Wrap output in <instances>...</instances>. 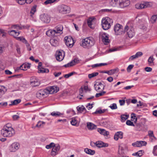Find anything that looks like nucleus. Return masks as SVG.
I'll return each instance as SVG.
<instances>
[{"label": "nucleus", "mask_w": 157, "mask_h": 157, "mask_svg": "<svg viewBox=\"0 0 157 157\" xmlns=\"http://www.w3.org/2000/svg\"><path fill=\"white\" fill-rule=\"evenodd\" d=\"M1 133L4 137H11L15 134V131L9 124H7L1 130Z\"/></svg>", "instance_id": "f257e3e1"}, {"label": "nucleus", "mask_w": 157, "mask_h": 157, "mask_svg": "<svg viewBox=\"0 0 157 157\" xmlns=\"http://www.w3.org/2000/svg\"><path fill=\"white\" fill-rule=\"evenodd\" d=\"M95 43V40L93 38L90 37L82 40L81 45L84 48H89L93 46Z\"/></svg>", "instance_id": "f03ea898"}, {"label": "nucleus", "mask_w": 157, "mask_h": 157, "mask_svg": "<svg viewBox=\"0 0 157 157\" xmlns=\"http://www.w3.org/2000/svg\"><path fill=\"white\" fill-rule=\"evenodd\" d=\"M113 22V20L108 17L103 18L101 21L102 28L105 30L109 29L110 28Z\"/></svg>", "instance_id": "7ed1b4c3"}, {"label": "nucleus", "mask_w": 157, "mask_h": 157, "mask_svg": "<svg viewBox=\"0 0 157 157\" xmlns=\"http://www.w3.org/2000/svg\"><path fill=\"white\" fill-rule=\"evenodd\" d=\"M114 30L116 35H120L124 33V30L123 31V26L119 24H117L114 25Z\"/></svg>", "instance_id": "20e7f679"}, {"label": "nucleus", "mask_w": 157, "mask_h": 157, "mask_svg": "<svg viewBox=\"0 0 157 157\" xmlns=\"http://www.w3.org/2000/svg\"><path fill=\"white\" fill-rule=\"evenodd\" d=\"M58 10L59 13L63 14H66L69 13L70 11L69 7L65 5H62L59 6Z\"/></svg>", "instance_id": "39448f33"}, {"label": "nucleus", "mask_w": 157, "mask_h": 157, "mask_svg": "<svg viewBox=\"0 0 157 157\" xmlns=\"http://www.w3.org/2000/svg\"><path fill=\"white\" fill-rule=\"evenodd\" d=\"M127 32V34L130 38H132L135 35L134 28L131 26L129 27L126 25L124 27V33Z\"/></svg>", "instance_id": "423d86ee"}, {"label": "nucleus", "mask_w": 157, "mask_h": 157, "mask_svg": "<svg viewBox=\"0 0 157 157\" xmlns=\"http://www.w3.org/2000/svg\"><path fill=\"white\" fill-rule=\"evenodd\" d=\"M64 40L67 46L70 48L72 47L75 42L71 36H66Z\"/></svg>", "instance_id": "0eeeda50"}, {"label": "nucleus", "mask_w": 157, "mask_h": 157, "mask_svg": "<svg viewBox=\"0 0 157 157\" xmlns=\"http://www.w3.org/2000/svg\"><path fill=\"white\" fill-rule=\"evenodd\" d=\"M100 37L102 40V41L106 44L109 42L108 35L106 33L101 32L99 34Z\"/></svg>", "instance_id": "6e6552de"}, {"label": "nucleus", "mask_w": 157, "mask_h": 157, "mask_svg": "<svg viewBox=\"0 0 157 157\" xmlns=\"http://www.w3.org/2000/svg\"><path fill=\"white\" fill-rule=\"evenodd\" d=\"M20 145L17 142H14L12 143L10 146L9 150L11 152H15L20 148Z\"/></svg>", "instance_id": "1a4fd4ad"}, {"label": "nucleus", "mask_w": 157, "mask_h": 157, "mask_svg": "<svg viewBox=\"0 0 157 157\" xmlns=\"http://www.w3.org/2000/svg\"><path fill=\"white\" fill-rule=\"evenodd\" d=\"M40 19L43 22L45 23H48L50 21V17L47 13H44L40 15Z\"/></svg>", "instance_id": "9d476101"}, {"label": "nucleus", "mask_w": 157, "mask_h": 157, "mask_svg": "<svg viewBox=\"0 0 157 157\" xmlns=\"http://www.w3.org/2000/svg\"><path fill=\"white\" fill-rule=\"evenodd\" d=\"M95 90L97 91H101L104 89L105 86L101 82H96L94 85Z\"/></svg>", "instance_id": "9b49d317"}, {"label": "nucleus", "mask_w": 157, "mask_h": 157, "mask_svg": "<svg viewBox=\"0 0 157 157\" xmlns=\"http://www.w3.org/2000/svg\"><path fill=\"white\" fill-rule=\"evenodd\" d=\"M30 83L31 86L35 87L38 86L40 84V82L36 78L33 77L31 78Z\"/></svg>", "instance_id": "f8f14e48"}, {"label": "nucleus", "mask_w": 157, "mask_h": 157, "mask_svg": "<svg viewBox=\"0 0 157 157\" xmlns=\"http://www.w3.org/2000/svg\"><path fill=\"white\" fill-rule=\"evenodd\" d=\"M60 148V147L59 144H56L53 147L52 149L51 154V155L54 156L58 154V152L59 151Z\"/></svg>", "instance_id": "ddd939ff"}, {"label": "nucleus", "mask_w": 157, "mask_h": 157, "mask_svg": "<svg viewBox=\"0 0 157 157\" xmlns=\"http://www.w3.org/2000/svg\"><path fill=\"white\" fill-rule=\"evenodd\" d=\"M129 4L128 0H120L119 7L123 8L128 6Z\"/></svg>", "instance_id": "4468645a"}, {"label": "nucleus", "mask_w": 157, "mask_h": 157, "mask_svg": "<svg viewBox=\"0 0 157 157\" xmlns=\"http://www.w3.org/2000/svg\"><path fill=\"white\" fill-rule=\"evenodd\" d=\"M63 29V26L61 25H57L54 29V30L55 33H56V35L57 36L63 33L62 31Z\"/></svg>", "instance_id": "2eb2a0df"}, {"label": "nucleus", "mask_w": 157, "mask_h": 157, "mask_svg": "<svg viewBox=\"0 0 157 157\" xmlns=\"http://www.w3.org/2000/svg\"><path fill=\"white\" fill-rule=\"evenodd\" d=\"M64 52L63 51L61 52L60 51L57 52L56 53V59L59 61H62L64 57Z\"/></svg>", "instance_id": "dca6fc26"}, {"label": "nucleus", "mask_w": 157, "mask_h": 157, "mask_svg": "<svg viewBox=\"0 0 157 157\" xmlns=\"http://www.w3.org/2000/svg\"><path fill=\"white\" fill-rule=\"evenodd\" d=\"M95 20L93 17L89 18L87 20V24L89 27L93 29L95 23Z\"/></svg>", "instance_id": "f3484780"}, {"label": "nucleus", "mask_w": 157, "mask_h": 157, "mask_svg": "<svg viewBox=\"0 0 157 157\" xmlns=\"http://www.w3.org/2000/svg\"><path fill=\"white\" fill-rule=\"evenodd\" d=\"M47 90L48 94H53L54 93H56L58 90L57 89V88L54 86L49 87L46 89Z\"/></svg>", "instance_id": "a211bd4d"}, {"label": "nucleus", "mask_w": 157, "mask_h": 157, "mask_svg": "<svg viewBox=\"0 0 157 157\" xmlns=\"http://www.w3.org/2000/svg\"><path fill=\"white\" fill-rule=\"evenodd\" d=\"M94 144L97 147H107L108 146L107 144H105L101 141H98L96 143H91V144Z\"/></svg>", "instance_id": "6ab92c4d"}, {"label": "nucleus", "mask_w": 157, "mask_h": 157, "mask_svg": "<svg viewBox=\"0 0 157 157\" xmlns=\"http://www.w3.org/2000/svg\"><path fill=\"white\" fill-rule=\"evenodd\" d=\"M47 91L45 89L41 90L39 91L37 93V95L40 97H46L48 96Z\"/></svg>", "instance_id": "aec40b11"}, {"label": "nucleus", "mask_w": 157, "mask_h": 157, "mask_svg": "<svg viewBox=\"0 0 157 157\" xmlns=\"http://www.w3.org/2000/svg\"><path fill=\"white\" fill-rule=\"evenodd\" d=\"M128 150V147L124 144H121L119 146L118 152L119 154L124 153L125 150Z\"/></svg>", "instance_id": "412c9836"}, {"label": "nucleus", "mask_w": 157, "mask_h": 157, "mask_svg": "<svg viewBox=\"0 0 157 157\" xmlns=\"http://www.w3.org/2000/svg\"><path fill=\"white\" fill-rule=\"evenodd\" d=\"M59 39L57 38H52L50 40L51 45L54 46H58L59 45Z\"/></svg>", "instance_id": "4be33fe9"}, {"label": "nucleus", "mask_w": 157, "mask_h": 157, "mask_svg": "<svg viewBox=\"0 0 157 157\" xmlns=\"http://www.w3.org/2000/svg\"><path fill=\"white\" fill-rule=\"evenodd\" d=\"M46 34L48 36L52 37L57 36L56 35V33H55L54 29L53 30L49 29L46 32Z\"/></svg>", "instance_id": "5701e85b"}, {"label": "nucleus", "mask_w": 157, "mask_h": 157, "mask_svg": "<svg viewBox=\"0 0 157 157\" xmlns=\"http://www.w3.org/2000/svg\"><path fill=\"white\" fill-rule=\"evenodd\" d=\"M123 137V133L121 132H118L115 133L114 139L116 140H117L119 138L122 139Z\"/></svg>", "instance_id": "b1692460"}, {"label": "nucleus", "mask_w": 157, "mask_h": 157, "mask_svg": "<svg viewBox=\"0 0 157 157\" xmlns=\"http://www.w3.org/2000/svg\"><path fill=\"white\" fill-rule=\"evenodd\" d=\"M10 35L13 36L14 37L16 38L20 34V32L19 31H16V30H12L9 31L8 32Z\"/></svg>", "instance_id": "393cba45"}, {"label": "nucleus", "mask_w": 157, "mask_h": 157, "mask_svg": "<svg viewBox=\"0 0 157 157\" xmlns=\"http://www.w3.org/2000/svg\"><path fill=\"white\" fill-rule=\"evenodd\" d=\"M119 2L120 0H111L109 4L113 7H119Z\"/></svg>", "instance_id": "a878e982"}, {"label": "nucleus", "mask_w": 157, "mask_h": 157, "mask_svg": "<svg viewBox=\"0 0 157 157\" xmlns=\"http://www.w3.org/2000/svg\"><path fill=\"white\" fill-rule=\"evenodd\" d=\"M33 0H16V2L19 4L22 5L26 3L28 4L31 3Z\"/></svg>", "instance_id": "bb28decb"}, {"label": "nucleus", "mask_w": 157, "mask_h": 157, "mask_svg": "<svg viewBox=\"0 0 157 157\" xmlns=\"http://www.w3.org/2000/svg\"><path fill=\"white\" fill-rule=\"evenodd\" d=\"M87 126L88 129L90 130L94 129L97 128L96 125L91 122H87Z\"/></svg>", "instance_id": "cd10ccee"}, {"label": "nucleus", "mask_w": 157, "mask_h": 157, "mask_svg": "<svg viewBox=\"0 0 157 157\" xmlns=\"http://www.w3.org/2000/svg\"><path fill=\"white\" fill-rule=\"evenodd\" d=\"M25 28L24 26L18 24L12 25L11 26V29H15L17 30H21Z\"/></svg>", "instance_id": "c85d7f7f"}, {"label": "nucleus", "mask_w": 157, "mask_h": 157, "mask_svg": "<svg viewBox=\"0 0 157 157\" xmlns=\"http://www.w3.org/2000/svg\"><path fill=\"white\" fill-rule=\"evenodd\" d=\"M117 70V69H111L109 71H102V73H106L108 74L109 75H112L113 74H115L116 72V71Z\"/></svg>", "instance_id": "c756f323"}, {"label": "nucleus", "mask_w": 157, "mask_h": 157, "mask_svg": "<svg viewBox=\"0 0 157 157\" xmlns=\"http://www.w3.org/2000/svg\"><path fill=\"white\" fill-rule=\"evenodd\" d=\"M30 64L29 63H24L22 65L19 67L21 70L25 71L29 69L30 67Z\"/></svg>", "instance_id": "7c9ffc66"}, {"label": "nucleus", "mask_w": 157, "mask_h": 157, "mask_svg": "<svg viewBox=\"0 0 157 157\" xmlns=\"http://www.w3.org/2000/svg\"><path fill=\"white\" fill-rule=\"evenodd\" d=\"M98 131L101 134L104 136H107L109 134V132L103 129L98 128Z\"/></svg>", "instance_id": "2f4dec72"}, {"label": "nucleus", "mask_w": 157, "mask_h": 157, "mask_svg": "<svg viewBox=\"0 0 157 157\" xmlns=\"http://www.w3.org/2000/svg\"><path fill=\"white\" fill-rule=\"evenodd\" d=\"M84 151L86 154L90 155H93L95 153V151L94 150H92L87 148H86L84 149Z\"/></svg>", "instance_id": "473e14b6"}, {"label": "nucleus", "mask_w": 157, "mask_h": 157, "mask_svg": "<svg viewBox=\"0 0 157 157\" xmlns=\"http://www.w3.org/2000/svg\"><path fill=\"white\" fill-rule=\"evenodd\" d=\"M135 7L138 9H144V3H138L136 4Z\"/></svg>", "instance_id": "72a5a7b5"}, {"label": "nucleus", "mask_w": 157, "mask_h": 157, "mask_svg": "<svg viewBox=\"0 0 157 157\" xmlns=\"http://www.w3.org/2000/svg\"><path fill=\"white\" fill-rule=\"evenodd\" d=\"M49 71L48 69H45L43 68H39L38 69V73H48Z\"/></svg>", "instance_id": "f704fd0d"}, {"label": "nucleus", "mask_w": 157, "mask_h": 157, "mask_svg": "<svg viewBox=\"0 0 157 157\" xmlns=\"http://www.w3.org/2000/svg\"><path fill=\"white\" fill-rule=\"evenodd\" d=\"M143 3L144 8L150 7L152 6V3L151 2H144Z\"/></svg>", "instance_id": "c9c22d12"}, {"label": "nucleus", "mask_w": 157, "mask_h": 157, "mask_svg": "<svg viewBox=\"0 0 157 157\" xmlns=\"http://www.w3.org/2000/svg\"><path fill=\"white\" fill-rule=\"evenodd\" d=\"M62 114L59 112H53L51 113V115L53 116L58 117L62 115Z\"/></svg>", "instance_id": "e433bc0d"}, {"label": "nucleus", "mask_w": 157, "mask_h": 157, "mask_svg": "<svg viewBox=\"0 0 157 157\" xmlns=\"http://www.w3.org/2000/svg\"><path fill=\"white\" fill-rule=\"evenodd\" d=\"M21 100L20 99H16L13 101H11V104H10V105H15L20 102Z\"/></svg>", "instance_id": "4c0bfd02"}, {"label": "nucleus", "mask_w": 157, "mask_h": 157, "mask_svg": "<svg viewBox=\"0 0 157 157\" xmlns=\"http://www.w3.org/2000/svg\"><path fill=\"white\" fill-rule=\"evenodd\" d=\"M45 124V122L44 121H39L38 122L37 124L36 125V127L38 128L43 127Z\"/></svg>", "instance_id": "58836bf2"}, {"label": "nucleus", "mask_w": 157, "mask_h": 157, "mask_svg": "<svg viewBox=\"0 0 157 157\" xmlns=\"http://www.w3.org/2000/svg\"><path fill=\"white\" fill-rule=\"evenodd\" d=\"M157 18V15H153L150 19V21L152 23H154L156 21Z\"/></svg>", "instance_id": "ea45409f"}, {"label": "nucleus", "mask_w": 157, "mask_h": 157, "mask_svg": "<svg viewBox=\"0 0 157 157\" xmlns=\"http://www.w3.org/2000/svg\"><path fill=\"white\" fill-rule=\"evenodd\" d=\"M129 117L128 115H122L121 116V121L122 122H124L126 120H127Z\"/></svg>", "instance_id": "a19ab883"}, {"label": "nucleus", "mask_w": 157, "mask_h": 157, "mask_svg": "<svg viewBox=\"0 0 157 157\" xmlns=\"http://www.w3.org/2000/svg\"><path fill=\"white\" fill-rule=\"evenodd\" d=\"M154 59L153 58V56H151L148 59V62L149 63V64L150 65H151L153 64V61L154 60Z\"/></svg>", "instance_id": "79ce46f5"}, {"label": "nucleus", "mask_w": 157, "mask_h": 157, "mask_svg": "<svg viewBox=\"0 0 157 157\" xmlns=\"http://www.w3.org/2000/svg\"><path fill=\"white\" fill-rule=\"evenodd\" d=\"M77 109L78 112H82L84 110H86L85 107L83 105L77 106Z\"/></svg>", "instance_id": "37998d69"}, {"label": "nucleus", "mask_w": 157, "mask_h": 157, "mask_svg": "<svg viewBox=\"0 0 157 157\" xmlns=\"http://www.w3.org/2000/svg\"><path fill=\"white\" fill-rule=\"evenodd\" d=\"M98 75V72H93L91 74H89L88 77L89 78H91Z\"/></svg>", "instance_id": "c03bdc74"}, {"label": "nucleus", "mask_w": 157, "mask_h": 157, "mask_svg": "<svg viewBox=\"0 0 157 157\" xmlns=\"http://www.w3.org/2000/svg\"><path fill=\"white\" fill-rule=\"evenodd\" d=\"M56 0H47L45 1L44 3V5H47L49 4H51L54 2Z\"/></svg>", "instance_id": "a18cd8bd"}, {"label": "nucleus", "mask_w": 157, "mask_h": 157, "mask_svg": "<svg viewBox=\"0 0 157 157\" xmlns=\"http://www.w3.org/2000/svg\"><path fill=\"white\" fill-rule=\"evenodd\" d=\"M75 64L74 62L73 61V60H72L70 62L68 63L67 64H66L65 65H64V66L65 67H69L72 66H74L75 65Z\"/></svg>", "instance_id": "49530a36"}, {"label": "nucleus", "mask_w": 157, "mask_h": 157, "mask_svg": "<svg viewBox=\"0 0 157 157\" xmlns=\"http://www.w3.org/2000/svg\"><path fill=\"white\" fill-rule=\"evenodd\" d=\"M16 39L18 40L21 41L23 43H25L26 41L27 40H26L25 38H24L22 36L17 37L16 38Z\"/></svg>", "instance_id": "de8ad7c7"}, {"label": "nucleus", "mask_w": 157, "mask_h": 157, "mask_svg": "<svg viewBox=\"0 0 157 157\" xmlns=\"http://www.w3.org/2000/svg\"><path fill=\"white\" fill-rule=\"evenodd\" d=\"M77 123V121L75 118H72L71 121V123L72 125L75 126L76 125Z\"/></svg>", "instance_id": "09e8293b"}, {"label": "nucleus", "mask_w": 157, "mask_h": 157, "mask_svg": "<svg viewBox=\"0 0 157 157\" xmlns=\"http://www.w3.org/2000/svg\"><path fill=\"white\" fill-rule=\"evenodd\" d=\"M55 144L54 143H51L50 144L47 145L46 146V148L47 149H49L55 146Z\"/></svg>", "instance_id": "8fccbe9b"}, {"label": "nucleus", "mask_w": 157, "mask_h": 157, "mask_svg": "<svg viewBox=\"0 0 157 157\" xmlns=\"http://www.w3.org/2000/svg\"><path fill=\"white\" fill-rule=\"evenodd\" d=\"M105 93V92L104 91H102L101 92L97 93L96 94L95 97L97 98L98 97L100 96H103Z\"/></svg>", "instance_id": "3c124183"}, {"label": "nucleus", "mask_w": 157, "mask_h": 157, "mask_svg": "<svg viewBox=\"0 0 157 157\" xmlns=\"http://www.w3.org/2000/svg\"><path fill=\"white\" fill-rule=\"evenodd\" d=\"M24 43L26 45V48H27V50L29 51H31V48L30 45V44L27 41H26Z\"/></svg>", "instance_id": "603ef678"}, {"label": "nucleus", "mask_w": 157, "mask_h": 157, "mask_svg": "<svg viewBox=\"0 0 157 157\" xmlns=\"http://www.w3.org/2000/svg\"><path fill=\"white\" fill-rule=\"evenodd\" d=\"M132 145L135 147H140L139 141H137L135 143H132Z\"/></svg>", "instance_id": "864d4df0"}, {"label": "nucleus", "mask_w": 157, "mask_h": 157, "mask_svg": "<svg viewBox=\"0 0 157 157\" xmlns=\"http://www.w3.org/2000/svg\"><path fill=\"white\" fill-rule=\"evenodd\" d=\"M139 142L140 147L146 146L147 144V142L145 141H140Z\"/></svg>", "instance_id": "5fc2aeb1"}, {"label": "nucleus", "mask_w": 157, "mask_h": 157, "mask_svg": "<svg viewBox=\"0 0 157 157\" xmlns=\"http://www.w3.org/2000/svg\"><path fill=\"white\" fill-rule=\"evenodd\" d=\"M126 124L128 125L131 126H134L135 125L131 121H130L128 120L126 122Z\"/></svg>", "instance_id": "6e6d98bb"}, {"label": "nucleus", "mask_w": 157, "mask_h": 157, "mask_svg": "<svg viewBox=\"0 0 157 157\" xmlns=\"http://www.w3.org/2000/svg\"><path fill=\"white\" fill-rule=\"evenodd\" d=\"M109 107L112 109H115L117 108V105L116 103H113Z\"/></svg>", "instance_id": "4d7b16f0"}, {"label": "nucleus", "mask_w": 157, "mask_h": 157, "mask_svg": "<svg viewBox=\"0 0 157 157\" xmlns=\"http://www.w3.org/2000/svg\"><path fill=\"white\" fill-rule=\"evenodd\" d=\"M36 11V7L34 6L31 8L30 13L32 15H33Z\"/></svg>", "instance_id": "13d9d810"}, {"label": "nucleus", "mask_w": 157, "mask_h": 157, "mask_svg": "<svg viewBox=\"0 0 157 157\" xmlns=\"http://www.w3.org/2000/svg\"><path fill=\"white\" fill-rule=\"evenodd\" d=\"M136 58H137L143 55V53L141 52H138L135 55Z\"/></svg>", "instance_id": "bf43d9fd"}, {"label": "nucleus", "mask_w": 157, "mask_h": 157, "mask_svg": "<svg viewBox=\"0 0 157 157\" xmlns=\"http://www.w3.org/2000/svg\"><path fill=\"white\" fill-rule=\"evenodd\" d=\"M105 112V110H97L94 113L97 114V113H99V114H101L102 113H104Z\"/></svg>", "instance_id": "052dcab7"}, {"label": "nucleus", "mask_w": 157, "mask_h": 157, "mask_svg": "<svg viewBox=\"0 0 157 157\" xmlns=\"http://www.w3.org/2000/svg\"><path fill=\"white\" fill-rule=\"evenodd\" d=\"M131 118L132 119H133V120H135L134 121L135 123H136L137 121V118L136 117V116H135V114L134 113H132L131 114Z\"/></svg>", "instance_id": "680f3d73"}, {"label": "nucleus", "mask_w": 157, "mask_h": 157, "mask_svg": "<svg viewBox=\"0 0 157 157\" xmlns=\"http://www.w3.org/2000/svg\"><path fill=\"white\" fill-rule=\"evenodd\" d=\"M136 129L138 131H140L141 130L142 128V126L140 124H137L136 125Z\"/></svg>", "instance_id": "e2e57ef3"}, {"label": "nucleus", "mask_w": 157, "mask_h": 157, "mask_svg": "<svg viewBox=\"0 0 157 157\" xmlns=\"http://www.w3.org/2000/svg\"><path fill=\"white\" fill-rule=\"evenodd\" d=\"M134 65H130L127 67V71L128 72H130L131 70L133 68Z\"/></svg>", "instance_id": "0e129e2a"}, {"label": "nucleus", "mask_w": 157, "mask_h": 157, "mask_svg": "<svg viewBox=\"0 0 157 157\" xmlns=\"http://www.w3.org/2000/svg\"><path fill=\"white\" fill-rule=\"evenodd\" d=\"M7 105V103L6 102L0 103V107H3L6 106Z\"/></svg>", "instance_id": "69168bd1"}, {"label": "nucleus", "mask_w": 157, "mask_h": 157, "mask_svg": "<svg viewBox=\"0 0 157 157\" xmlns=\"http://www.w3.org/2000/svg\"><path fill=\"white\" fill-rule=\"evenodd\" d=\"M144 70L147 72H151L152 70L151 68L149 67H146L144 68Z\"/></svg>", "instance_id": "338daca9"}, {"label": "nucleus", "mask_w": 157, "mask_h": 157, "mask_svg": "<svg viewBox=\"0 0 157 157\" xmlns=\"http://www.w3.org/2000/svg\"><path fill=\"white\" fill-rule=\"evenodd\" d=\"M136 59L135 55H134L130 56L129 59V61H131L133 60L134 59Z\"/></svg>", "instance_id": "774afa93"}]
</instances>
